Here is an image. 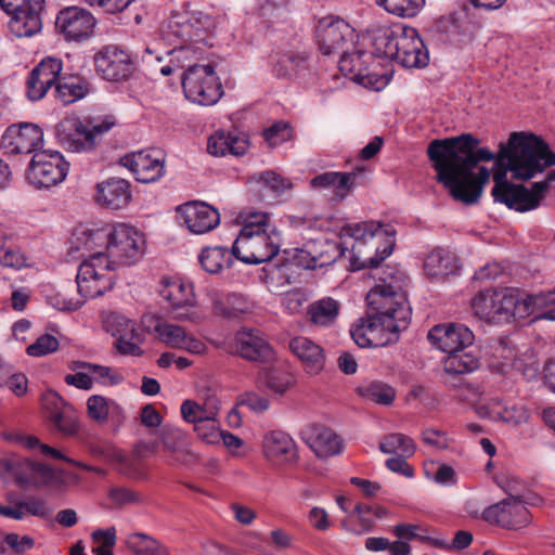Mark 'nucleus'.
Returning <instances> with one entry per match:
<instances>
[{"label":"nucleus","mask_w":555,"mask_h":555,"mask_svg":"<svg viewBox=\"0 0 555 555\" xmlns=\"http://www.w3.org/2000/svg\"><path fill=\"white\" fill-rule=\"evenodd\" d=\"M478 145L479 140L470 133L433 140L427 155L438 182L455 201L476 204L490 179V170L480 163L495 160L491 192L494 201L519 212L537 209L555 182V170L531 188L509 182L506 172L511 171L516 180L528 181L555 165V153L548 144L532 133L513 132L507 143L500 144L498 155Z\"/></svg>","instance_id":"f257e3e1"},{"label":"nucleus","mask_w":555,"mask_h":555,"mask_svg":"<svg viewBox=\"0 0 555 555\" xmlns=\"http://www.w3.org/2000/svg\"><path fill=\"white\" fill-rule=\"evenodd\" d=\"M396 230L379 221H363L341 228V237H350L352 270L370 268L375 286L367 293L366 318L352 325L350 334L359 347H382L395 343L411 319V308L402 291L404 275L393 267L379 268L396 245Z\"/></svg>","instance_id":"f03ea898"},{"label":"nucleus","mask_w":555,"mask_h":555,"mask_svg":"<svg viewBox=\"0 0 555 555\" xmlns=\"http://www.w3.org/2000/svg\"><path fill=\"white\" fill-rule=\"evenodd\" d=\"M237 219L244 227L232 246L234 257L247 264L271 260L280 250L281 235L268 223V215L244 211Z\"/></svg>","instance_id":"7ed1b4c3"},{"label":"nucleus","mask_w":555,"mask_h":555,"mask_svg":"<svg viewBox=\"0 0 555 555\" xmlns=\"http://www.w3.org/2000/svg\"><path fill=\"white\" fill-rule=\"evenodd\" d=\"M376 51L406 68H421L428 64L429 55L417 30L405 27L400 34L383 33L374 38Z\"/></svg>","instance_id":"20e7f679"},{"label":"nucleus","mask_w":555,"mask_h":555,"mask_svg":"<svg viewBox=\"0 0 555 555\" xmlns=\"http://www.w3.org/2000/svg\"><path fill=\"white\" fill-rule=\"evenodd\" d=\"M117 268L105 257L104 251H94L81 260L77 275V291L88 298H94L112 289Z\"/></svg>","instance_id":"39448f33"},{"label":"nucleus","mask_w":555,"mask_h":555,"mask_svg":"<svg viewBox=\"0 0 555 555\" xmlns=\"http://www.w3.org/2000/svg\"><path fill=\"white\" fill-rule=\"evenodd\" d=\"M519 294L513 289H489L477 294L472 308L488 323H505L518 318Z\"/></svg>","instance_id":"423d86ee"},{"label":"nucleus","mask_w":555,"mask_h":555,"mask_svg":"<svg viewBox=\"0 0 555 555\" xmlns=\"http://www.w3.org/2000/svg\"><path fill=\"white\" fill-rule=\"evenodd\" d=\"M182 88L188 100L205 106L216 104L223 94L210 64L189 66L182 75Z\"/></svg>","instance_id":"0eeeda50"},{"label":"nucleus","mask_w":555,"mask_h":555,"mask_svg":"<svg viewBox=\"0 0 555 555\" xmlns=\"http://www.w3.org/2000/svg\"><path fill=\"white\" fill-rule=\"evenodd\" d=\"M68 166L60 152L40 150L33 155L27 180L39 189L54 186L65 179Z\"/></svg>","instance_id":"6e6552de"},{"label":"nucleus","mask_w":555,"mask_h":555,"mask_svg":"<svg viewBox=\"0 0 555 555\" xmlns=\"http://www.w3.org/2000/svg\"><path fill=\"white\" fill-rule=\"evenodd\" d=\"M143 236L132 227L117 224L107 232L105 257L118 269L133 262L142 251Z\"/></svg>","instance_id":"1a4fd4ad"},{"label":"nucleus","mask_w":555,"mask_h":555,"mask_svg":"<svg viewBox=\"0 0 555 555\" xmlns=\"http://www.w3.org/2000/svg\"><path fill=\"white\" fill-rule=\"evenodd\" d=\"M158 293L168 304V310L173 319L179 321H195L196 304L193 287L178 278H163L159 282Z\"/></svg>","instance_id":"9d476101"},{"label":"nucleus","mask_w":555,"mask_h":555,"mask_svg":"<svg viewBox=\"0 0 555 555\" xmlns=\"http://www.w3.org/2000/svg\"><path fill=\"white\" fill-rule=\"evenodd\" d=\"M55 31L67 42H81L93 35L96 18L87 9L72 5L59 11Z\"/></svg>","instance_id":"9b49d317"},{"label":"nucleus","mask_w":555,"mask_h":555,"mask_svg":"<svg viewBox=\"0 0 555 555\" xmlns=\"http://www.w3.org/2000/svg\"><path fill=\"white\" fill-rule=\"evenodd\" d=\"M317 37L324 55L346 53L353 48L354 31L344 20L325 17L319 22Z\"/></svg>","instance_id":"f8f14e48"},{"label":"nucleus","mask_w":555,"mask_h":555,"mask_svg":"<svg viewBox=\"0 0 555 555\" xmlns=\"http://www.w3.org/2000/svg\"><path fill=\"white\" fill-rule=\"evenodd\" d=\"M96 73L107 81L120 82L134 73V63L127 51L117 46H106L93 57Z\"/></svg>","instance_id":"ddd939ff"},{"label":"nucleus","mask_w":555,"mask_h":555,"mask_svg":"<svg viewBox=\"0 0 555 555\" xmlns=\"http://www.w3.org/2000/svg\"><path fill=\"white\" fill-rule=\"evenodd\" d=\"M483 518L502 528L516 530L530 522V513L520 500L511 496L486 508Z\"/></svg>","instance_id":"4468645a"},{"label":"nucleus","mask_w":555,"mask_h":555,"mask_svg":"<svg viewBox=\"0 0 555 555\" xmlns=\"http://www.w3.org/2000/svg\"><path fill=\"white\" fill-rule=\"evenodd\" d=\"M120 162L143 183L154 182L165 172V156L160 150L133 152L124 156Z\"/></svg>","instance_id":"2eb2a0df"},{"label":"nucleus","mask_w":555,"mask_h":555,"mask_svg":"<svg viewBox=\"0 0 555 555\" xmlns=\"http://www.w3.org/2000/svg\"><path fill=\"white\" fill-rule=\"evenodd\" d=\"M43 143V132L35 124L22 122L7 128L2 134V149L7 153H36Z\"/></svg>","instance_id":"dca6fc26"},{"label":"nucleus","mask_w":555,"mask_h":555,"mask_svg":"<svg viewBox=\"0 0 555 555\" xmlns=\"http://www.w3.org/2000/svg\"><path fill=\"white\" fill-rule=\"evenodd\" d=\"M428 339L436 348L448 356L469 348L475 336L463 324L448 323L434 326L428 333Z\"/></svg>","instance_id":"f3484780"},{"label":"nucleus","mask_w":555,"mask_h":555,"mask_svg":"<svg viewBox=\"0 0 555 555\" xmlns=\"http://www.w3.org/2000/svg\"><path fill=\"white\" fill-rule=\"evenodd\" d=\"M105 326L107 332L116 337V347L120 353L142 354L140 345L143 341V336L139 332L135 322L121 314L111 313L106 319Z\"/></svg>","instance_id":"a211bd4d"},{"label":"nucleus","mask_w":555,"mask_h":555,"mask_svg":"<svg viewBox=\"0 0 555 555\" xmlns=\"http://www.w3.org/2000/svg\"><path fill=\"white\" fill-rule=\"evenodd\" d=\"M234 341L235 353L248 361L270 362L274 359L272 347L258 330L242 328Z\"/></svg>","instance_id":"6ab92c4d"},{"label":"nucleus","mask_w":555,"mask_h":555,"mask_svg":"<svg viewBox=\"0 0 555 555\" xmlns=\"http://www.w3.org/2000/svg\"><path fill=\"white\" fill-rule=\"evenodd\" d=\"M154 331L157 338L171 348L182 349L192 354H205L207 352L206 344L180 325L157 321Z\"/></svg>","instance_id":"aec40b11"},{"label":"nucleus","mask_w":555,"mask_h":555,"mask_svg":"<svg viewBox=\"0 0 555 555\" xmlns=\"http://www.w3.org/2000/svg\"><path fill=\"white\" fill-rule=\"evenodd\" d=\"M301 437L319 459H328L343 451V440L328 427L309 425L301 431Z\"/></svg>","instance_id":"412c9836"},{"label":"nucleus","mask_w":555,"mask_h":555,"mask_svg":"<svg viewBox=\"0 0 555 555\" xmlns=\"http://www.w3.org/2000/svg\"><path fill=\"white\" fill-rule=\"evenodd\" d=\"M179 211L188 229L194 234L214 230L220 222L217 209L203 202H191L180 206Z\"/></svg>","instance_id":"4be33fe9"},{"label":"nucleus","mask_w":555,"mask_h":555,"mask_svg":"<svg viewBox=\"0 0 555 555\" xmlns=\"http://www.w3.org/2000/svg\"><path fill=\"white\" fill-rule=\"evenodd\" d=\"M57 141L72 152L92 150V140L87 134V126L78 117H66L55 128Z\"/></svg>","instance_id":"5701e85b"},{"label":"nucleus","mask_w":555,"mask_h":555,"mask_svg":"<svg viewBox=\"0 0 555 555\" xmlns=\"http://www.w3.org/2000/svg\"><path fill=\"white\" fill-rule=\"evenodd\" d=\"M362 172L356 169L350 172L327 171L315 176L310 181L313 190H330L337 201L345 199L356 185V178Z\"/></svg>","instance_id":"b1692460"},{"label":"nucleus","mask_w":555,"mask_h":555,"mask_svg":"<svg viewBox=\"0 0 555 555\" xmlns=\"http://www.w3.org/2000/svg\"><path fill=\"white\" fill-rule=\"evenodd\" d=\"M44 4L24 7L17 10L4 11L9 16V31L16 38H27L38 34L42 28L40 12Z\"/></svg>","instance_id":"393cba45"},{"label":"nucleus","mask_w":555,"mask_h":555,"mask_svg":"<svg viewBox=\"0 0 555 555\" xmlns=\"http://www.w3.org/2000/svg\"><path fill=\"white\" fill-rule=\"evenodd\" d=\"M535 314V319L555 321V288L537 294L519 295L518 318Z\"/></svg>","instance_id":"a878e982"},{"label":"nucleus","mask_w":555,"mask_h":555,"mask_svg":"<svg viewBox=\"0 0 555 555\" xmlns=\"http://www.w3.org/2000/svg\"><path fill=\"white\" fill-rule=\"evenodd\" d=\"M95 201L99 205L120 209L131 201L130 184L120 178H111L96 185Z\"/></svg>","instance_id":"bb28decb"},{"label":"nucleus","mask_w":555,"mask_h":555,"mask_svg":"<svg viewBox=\"0 0 555 555\" xmlns=\"http://www.w3.org/2000/svg\"><path fill=\"white\" fill-rule=\"evenodd\" d=\"M220 403L217 395L207 390L201 401H183L181 404V414L184 421L192 424L217 421L220 412Z\"/></svg>","instance_id":"cd10ccee"},{"label":"nucleus","mask_w":555,"mask_h":555,"mask_svg":"<svg viewBox=\"0 0 555 555\" xmlns=\"http://www.w3.org/2000/svg\"><path fill=\"white\" fill-rule=\"evenodd\" d=\"M289 349L301 361L304 370L310 375L319 374L325 364V354L321 346L307 337H294Z\"/></svg>","instance_id":"c85d7f7f"},{"label":"nucleus","mask_w":555,"mask_h":555,"mask_svg":"<svg viewBox=\"0 0 555 555\" xmlns=\"http://www.w3.org/2000/svg\"><path fill=\"white\" fill-rule=\"evenodd\" d=\"M106 243L107 232L104 230H76L68 253L74 259L83 260L89 254L105 251Z\"/></svg>","instance_id":"c756f323"},{"label":"nucleus","mask_w":555,"mask_h":555,"mask_svg":"<svg viewBox=\"0 0 555 555\" xmlns=\"http://www.w3.org/2000/svg\"><path fill=\"white\" fill-rule=\"evenodd\" d=\"M263 453L271 460L279 463H293L297 460L296 443L289 435L283 431L273 430L263 439Z\"/></svg>","instance_id":"7c9ffc66"},{"label":"nucleus","mask_w":555,"mask_h":555,"mask_svg":"<svg viewBox=\"0 0 555 555\" xmlns=\"http://www.w3.org/2000/svg\"><path fill=\"white\" fill-rule=\"evenodd\" d=\"M249 143L246 135H235L223 131L212 134L207 144V151L214 156H224L232 154L241 156L248 150Z\"/></svg>","instance_id":"2f4dec72"},{"label":"nucleus","mask_w":555,"mask_h":555,"mask_svg":"<svg viewBox=\"0 0 555 555\" xmlns=\"http://www.w3.org/2000/svg\"><path fill=\"white\" fill-rule=\"evenodd\" d=\"M459 269L456 258L443 249H435L424 261L425 273L431 279L444 278Z\"/></svg>","instance_id":"473e14b6"},{"label":"nucleus","mask_w":555,"mask_h":555,"mask_svg":"<svg viewBox=\"0 0 555 555\" xmlns=\"http://www.w3.org/2000/svg\"><path fill=\"white\" fill-rule=\"evenodd\" d=\"M88 91V81L78 76L62 77L55 87L56 99L65 105L82 99Z\"/></svg>","instance_id":"72a5a7b5"},{"label":"nucleus","mask_w":555,"mask_h":555,"mask_svg":"<svg viewBox=\"0 0 555 555\" xmlns=\"http://www.w3.org/2000/svg\"><path fill=\"white\" fill-rule=\"evenodd\" d=\"M126 546L132 555H170L165 544L143 532L129 534L126 540Z\"/></svg>","instance_id":"f704fd0d"},{"label":"nucleus","mask_w":555,"mask_h":555,"mask_svg":"<svg viewBox=\"0 0 555 555\" xmlns=\"http://www.w3.org/2000/svg\"><path fill=\"white\" fill-rule=\"evenodd\" d=\"M233 257L232 251L230 253L224 247L208 246L202 250L199 262L206 272L217 274L224 268L231 267Z\"/></svg>","instance_id":"c9c22d12"},{"label":"nucleus","mask_w":555,"mask_h":555,"mask_svg":"<svg viewBox=\"0 0 555 555\" xmlns=\"http://www.w3.org/2000/svg\"><path fill=\"white\" fill-rule=\"evenodd\" d=\"M479 365V359L472 351H455L443 359V370L450 376L472 373Z\"/></svg>","instance_id":"e433bc0d"},{"label":"nucleus","mask_w":555,"mask_h":555,"mask_svg":"<svg viewBox=\"0 0 555 555\" xmlns=\"http://www.w3.org/2000/svg\"><path fill=\"white\" fill-rule=\"evenodd\" d=\"M479 365V359L472 351H455L443 359V370L450 376L472 373Z\"/></svg>","instance_id":"4c0bfd02"},{"label":"nucleus","mask_w":555,"mask_h":555,"mask_svg":"<svg viewBox=\"0 0 555 555\" xmlns=\"http://www.w3.org/2000/svg\"><path fill=\"white\" fill-rule=\"evenodd\" d=\"M378 449L385 454L398 453L402 456H412L416 451V444L411 437L401 433H392L382 438Z\"/></svg>","instance_id":"58836bf2"},{"label":"nucleus","mask_w":555,"mask_h":555,"mask_svg":"<svg viewBox=\"0 0 555 555\" xmlns=\"http://www.w3.org/2000/svg\"><path fill=\"white\" fill-rule=\"evenodd\" d=\"M308 68V55L300 52H288L281 55L274 63V73L279 77L291 78Z\"/></svg>","instance_id":"ea45409f"},{"label":"nucleus","mask_w":555,"mask_h":555,"mask_svg":"<svg viewBox=\"0 0 555 555\" xmlns=\"http://www.w3.org/2000/svg\"><path fill=\"white\" fill-rule=\"evenodd\" d=\"M350 49L346 53L339 54L338 67L344 75L354 74V79L363 85L372 83L371 74L365 73L366 68L362 67L361 59L365 55L363 52H351Z\"/></svg>","instance_id":"a19ab883"},{"label":"nucleus","mask_w":555,"mask_h":555,"mask_svg":"<svg viewBox=\"0 0 555 555\" xmlns=\"http://www.w3.org/2000/svg\"><path fill=\"white\" fill-rule=\"evenodd\" d=\"M376 4L397 17L412 18L422 11L425 0H376Z\"/></svg>","instance_id":"79ce46f5"},{"label":"nucleus","mask_w":555,"mask_h":555,"mask_svg":"<svg viewBox=\"0 0 555 555\" xmlns=\"http://www.w3.org/2000/svg\"><path fill=\"white\" fill-rule=\"evenodd\" d=\"M338 302L332 298H323L310 305L309 315L311 321L321 326L330 325L337 318Z\"/></svg>","instance_id":"37998d69"},{"label":"nucleus","mask_w":555,"mask_h":555,"mask_svg":"<svg viewBox=\"0 0 555 555\" xmlns=\"http://www.w3.org/2000/svg\"><path fill=\"white\" fill-rule=\"evenodd\" d=\"M86 299H88V297L82 296V294L78 292L76 295H73L69 287H62L57 292L47 296L49 305L59 311L77 310L85 304Z\"/></svg>","instance_id":"c03bdc74"},{"label":"nucleus","mask_w":555,"mask_h":555,"mask_svg":"<svg viewBox=\"0 0 555 555\" xmlns=\"http://www.w3.org/2000/svg\"><path fill=\"white\" fill-rule=\"evenodd\" d=\"M357 392L362 398L382 405H390L396 398V390L391 386L380 382L361 386L357 389Z\"/></svg>","instance_id":"a18cd8bd"},{"label":"nucleus","mask_w":555,"mask_h":555,"mask_svg":"<svg viewBox=\"0 0 555 555\" xmlns=\"http://www.w3.org/2000/svg\"><path fill=\"white\" fill-rule=\"evenodd\" d=\"M459 397L464 401L475 404V411L480 417L498 421V406L501 405L499 399H491L488 403H481L478 401L479 393L477 390L469 386L462 389Z\"/></svg>","instance_id":"49530a36"},{"label":"nucleus","mask_w":555,"mask_h":555,"mask_svg":"<svg viewBox=\"0 0 555 555\" xmlns=\"http://www.w3.org/2000/svg\"><path fill=\"white\" fill-rule=\"evenodd\" d=\"M63 65L62 61L48 56L43 59L33 70L31 75L36 77V79H40L43 83L53 86L56 81H59V76L62 72Z\"/></svg>","instance_id":"de8ad7c7"},{"label":"nucleus","mask_w":555,"mask_h":555,"mask_svg":"<svg viewBox=\"0 0 555 555\" xmlns=\"http://www.w3.org/2000/svg\"><path fill=\"white\" fill-rule=\"evenodd\" d=\"M5 470L14 478L18 486H28L34 462L27 459L13 456L4 461Z\"/></svg>","instance_id":"09e8293b"},{"label":"nucleus","mask_w":555,"mask_h":555,"mask_svg":"<svg viewBox=\"0 0 555 555\" xmlns=\"http://www.w3.org/2000/svg\"><path fill=\"white\" fill-rule=\"evenodd\" d=\"M70 370H89L91 372V376L93 377V382L106 383V379H109L111 384H117L120 380V376L117 373H113L112 369L108 366H102L98 364H92L83 361H75L69 365Z\"/></svg>","instance_id":"8fccbe9b"},{"label":"nucleus","mask_w":555,"mask_h":555,"mask_svg":"<svg viewBox=\"0 0 555 555\" xmlns=\"http://www.w3.org/2000/svg\"><path fill=\"white\" fill-rule=\"evenodd\" d=\"M52 425L65 436H74L78 431L77 415L72 406L50 417Z\"/></svg>","instance_id":"3c124183"},{"label":"nucleus","mask_w":555,"mask_h":555,"mask_svg":"<svg viewBox=\"0 0 555 555\" xmlns=\"http://www.w3.org/2000/svg\"><path fill=\"white\" fill-rule=\"evenodd\" d=\"M192 51L186 47H180L167 52L168 63L159 67V72L164 76H169L172 73L183 69L186 62L190 61Z\"/></svg>","instance_id":"603ef678"},{"label":"nucleus","mask_w":555,"mask_h":555,"mask_svg":"<svg viewBox=\"0 0 555 555\" xmlns=\"http://www.w3.org/2000/svg\"><path fill=\"white\" fill-rule=\"evenodd\" d=\"M294 377L287 372L270 371L266 373L264 376L266 386L280 395L286 392L294 385Z\"/></svg>","instance_id":"864d4df0"},{"label":"nucleus","mask_w":555,"mask_h":555,"mask_svg":"<svg viewBox=\"0 0 555 555\" xmlns=\"http://www.w3.org/2000/svg\"><path fill=\"white\" fill-rule=\"evenodd\" d=\"M59 340L50 334L41 335L35 343L27 347V354L30 357H44L59 349Z\"/></svg>","instance_id":"5fc2aeb1"},{"label":"nucleus","mask_w":555,"mask_h":555,"mask_svg":"<svg viewBox=\"0 0 555 555\" xmlns=\"http://www.w3.org/2000/svg\"><path fill=\"white\" fill-rule=\"evenodd\" d=\"M498 421H502L511 426H518L528 421L529 414L524 406H498Z\"/></svg>","instance_id":"6e6d98bb"},{"label":"nucleus","mask_w":555,"mask_h":555,"mask_svg":"<svg viewBox=\"0 0 555 555\" xmlns=\"http://www.w3.org/2000/svg\"><path fill=\"white\" fill-rule=\"evenodd\" d=\"M31 470L28 486H50L56 479L54 470L46 464L34 462V469Z\"/></svg>","instance_id":"4d7b16f0"},{"label":"nucleus","mask_w":555,"mask_h":555,"mask_svg":"<svg viewBox=\"0 0 555 555\" xmlns=\"http://www.w3.org/2000/svg\"><path fill=\"white\" fill-rule=\"evenodd\" d=\"M8 504L2 506V516L12 518L14 520H22L26 515L24 498L18 496L16 493L11 492L7 495Z\"/></svg>","instance_id":"13d9d810"},{"label":"nucleus","mask_w":555,"mask_h":555,"mask_svg":"<svg viewBox=\"0 0 555 555\" xmlns=\"http://www.w3.org/2000/svg\"><path fill=\"white\" fill-rule=\"evenodd\" d=\"M263 138L271 147L278 146L292 138V130L286 124H274L263 131Z\"/></svg>","instance_id":"bf43d9fd"},{"label":"nucleus","mask_w":555,"mask_h":555,"mask_svg":"<svg viewBox=\"0 0 555 555\" xmlns=\"http://www.w3.org/2000/svg\"><path fill=\"white\" fill-rule=\"evenodd\" d=\"M88 415L92 420L103 423L108 417V402L102 396H91L87 401Z\"/></svg>","instance_id":"052dcab7"},{"label":"nucleus","mask_w":555,"mask_h":555,"mask_svg":"<svg viewBox=\"0 0 555 555\" xmlns=\"http://www.w3.org/2000/svg\"><path fill=\"white\" fill-rule=\"evenodd\" d=\"M236 404L247 406L255 413H262L270 406V402L266 397L259 396L254 391H246L238 396Z\"/></svg>","instance_id":"680f3d73"},{"label":"nucleus","mask_w":555,"mask_h":555,"mask_svg":"<svg viewBox=\"0 0 555 555\" xmlns=\"http://www.w3.org/2000/svg\"><path fill=\"white\" fill-rule=\"evenodd\" d=\"M194 430L197 436L208 444L220 442L221 430L218 428L217 421H207L194 424Z\"/></svg>","instance_id":"e2e57ef3"},{"label":"nucleus","mask_w":555,"mask_h":555,"mask_svg":"<svg viewBox=\"0 0 555 555\" xmlns=\"http://www.w3.org/2000/svg\"><path fill=\"white\" fill-rule=\"evenodd\" d=\"M116 125L113 116H105L102 120H93L87 126V134L92 140V149L96 145L100 137L109 131Z\"/></svg>","instance_id":"0e129e2a"},{"label":"nucleus","mask_w":555,"mask_h":555,"mask_svg":"<svg viewBox=\"0 0 555 555\" xmlns=\"http://www.w3.org/2000/svg\"><path fill=\"white\" fill-rule=\"evenodd\" d=\"M258 180L276 193H282L293 188V183L289 179L284 178L274 171H264L260 173Z\"/></svg>","instance_id":"69168bd1"},{"label":"nucleus","mask_w":555,"mask_h":555,"mask_svg":"<svg viewBox=\"0 0 555 555\" xmlns=\"http://www.w3.org/2000/svg\"><path fill=\"white\" fill-rule=\"evenodd\" d=\"M2 267L21 270L28 267V259L21 249L10 247L2 255Z\"/></svg>","instance_id":"338daca9"},{"label":"nucleus","mask_w":555,"mask_h":555,"mask_svg":"<svg viewBox=\"0 0 555 555\" xmlns=\"http://www.w3.org/2000/svg\"><path fill=\"white\" fill-rule=\"evenodd\" d=\"M42 404L44 410L49 413V418L70 406L54 390H48L42 396Z\"/></svg>","instance_id":"774afa93"}]
</instances>
